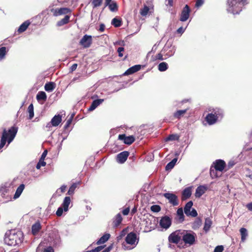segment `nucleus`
Returning a JSON list of instances; mask_svg holds the SVG:
<instances>
[{"mask_svg":"<svg viewBox=\"0 0 252 252\" xmlns=\"http://www.w3.org/2000/svg\"><path fill=\"white\" fill-rule=\"evenodd\" d=\"M61 242L58 234H53L48 237L39 244L36 249V252H54L52 247L58 246Z\"/></svg>","mask_w":252,"mask_h":252,"instance_id":"nucleus-1","label":"nucleus"},{"mask_svg":"<svg viewBox=\"0 0 252 252\" xmlns=\"http://www.w3.org/2000/svg\"><path fill=\"white\" fill-rule=\"evenodd\" d=\"M24 239L22 231L16 229L9 230L5 233V243L9 246H16L22 243Z\"/></svg>","mask_w":252,"mask_h":252,"instance_id":"nucleus-2","label":"nucleus"},{"mask_svg":"<svg viewBox=\"0 0 252 252\" xmlns=\"http://www.w3.org/2000/svg\"><path fill=\"white\" fill-rule=\"evenodd\" d=\"M208 111L209 113L206 115L205 120L209 125H214L223 118L224 111L220 107H210Z\"/></svg>","mask_w":252,"mask_h":252,"instance_id":"nucleus-3","label":"nucleus"},{"mask_svg":"<svg viewBox=\"0 0 252 252\" xmlns=\"http://www.w3.org/2000/svg\"><path fill=\"white\" fill-rule=\"evenodd\" d=\"M248 3L247 0H228L227 11L233 15L238 14Z\"/></svg>","mask_w":252,"mask_h":252,"instance_id":"nucleus-4","label":"nucleus"},{"mask_svg":"<svg viewBox=\"0 0 252 252\" xmlns=\"http://www.w3.org/2000/svg\"><path fill=\"white\" fill-rule=\"evenodd\" d=\"M18 128L15 126L11 127L7 132L6 129H4L2 137L0 140V149H2L5 145L7 139L8 144L10 143L14 139L17 132Z\"/></svg>","mask_w":252,"mask_h":252,"instance_id":"nucleus-5","label":"nucleus"},{"mask_svg":"<svg viewBox=\"0 0 252 252\" xmlns=\"http://www.w3.org/2000/svg\"><path fill=\"white\" fill-rule=\"evenodd\" d=\"M126 242L127 244H129L132 247L126 246L123 245V248L125 250H130L136 247L138 244V241H136V235L133 232L128 233L126 237Z\"/></svg>","mask_w":252,"mask_h":252,"instance_id":"nucleus-6","label":"nucleus"},{"mask_svg":"<svg viewBox=\"0 0 252 252\" xmlns=\"http://www.w3.org/2000/svg\"><path fill=\"white\" fill-rule=\"evenodd\" d=\"M182 240L186 244L192 245L196 238V234L193 231H184L183 233Z\"/></svg>","mask_w":252,"mask_h":252,"instance_id":"nucleus-7","label":"nucleus"},{"mask_svg":"<svg viewBox=\"0 0 252 252\" xmlns=\"http://www.w3.org/2000/svg\"><path fill=\"white\" fill-rule=\"evenodd\" d=\"M10 186L11 184L9 183H6L0 186V194L2 198L7 199L11 198L10 196L9 195Z\"/></svg>","mask_w":252,"mask_h":252,"instance_id":"nucleus-8","label":"nucleus"},{"mask_svg":"<svg viewBox=\"0 0 252 252\" xmlns=\"http://www.w3.org/2000/svg\"><path fill=\"white\" fill-rule=\"evenodd\" d=\"M51 12L53 13L54 16L57 17L59 16L66 14L71 13L70 9L66 7H62L60 8H51Z\"/></svg>","mask_w":252,"mask_h":252,"instance_id":"nucleus-9","label":"nucleus"},{"mask_svg":"<svg viewBox=\"0 0 252 252\" xmlns=\"http://www.w3.org/2000/svg\"><path fill=\"white\" fill-rule=\"evenodd\" d=\"M163 196L168 200L170 204L173 206H177L179 204L177 196L172 193L167 192L163 194Z\"/></svg>","mask_w":252,"mask_h":252,"instance_id":"nucleus-10","label":"nucleus"},{"mask_svg":"<svg viewBox=\"0 0 252 252\" xmlns=\"http://www.w3.org/2000/svg\"><path fill=\"white\" fill-rule=\"evenodd\" d=\"M92 43V37L87 34L84 35L79 42V44L85 48L90 47Z\"/></svg>","mask_w":252,"mask_h":252,"instance_id":"nucleus-11","label":"nucleus"},{"mask_svg":"<svg viewBox=\"0 0 252 252\" xmlns=\"http://www.w3.org/2000/svg\"><path fill=\"white\" fill-rule=\"evenodd\" d=\"M171 219L169 216H165L161 218L159 225L161 228L167 229L171 226Z\"/></svg>","mask_w":252,"mask_h":252,"instance_id":"nucleus-12","label":"nucleus"},{"mask_svg":"<svg viewBox=\"0 0 252 252\" xmlns=\"http://www.w3.org/2000/svg\"><path fill=\"white\" fill-rule=\"evenodd\" d=\"M190 12L189 7L186 4L182 11L180 20L182 22L186 21L189 18Z\"/></svg>","mask_w":252,"mask_h":252,"instance_id":"nucleus-13","label":"nucleus"},{"mask_svg":"<svg viewBox=\"0 0 252 252\" xmlns=\"http://www.w3.org/2000/svg\"><path fill=\"white\" fill-rule=\"evenodd\" d=\"M118 139L123 140L124 143L127 145H130L135 141V138L133 135L126 136L125 134H120Z\"/></svg>","mask_w":252,"mask_h":252,"instance_id":"nucleus-14","label":"nucleus"},{"mask_svg":"<svg viewBox=\"0 0 252 252\" xmlns=\"http://www.w3.org/2000/svg\"><path fill=\"white\" fill-rule=\"evenodd\" d=\"M170 46L168 45H165L164 47L162 49L160 53L158 54L155 57H152V61H155L156 60H160L162 61L164 60H165L166 58H163V56L164 55L165 52L168 50V49L169 48Z\"/></svg>","mask_w":252,"mask_h":252,"instance_id":"nucleus-15","label":"nucleus"},{"mask_svg":"<svg viewBox=\"0 0 252 252\" xmlns=\"http://www.w3.org/2000/svg\"><path fill=\"white\" fill-rule=\"evenodd\" d=\"M129 153L127 151L122 152L117 156V161L119 163H124L127 159Z\"/></svg>","mask_w":252,"mask_h":252,"instance_id":"nucleus-16","label":"nucleus"},{"mask_svg":"<svg viewBox=\"0 0 252 252\" xmlns=\"http://www.w3.org/2000/svg\"><path fill=\"white\" fill-rule=\"evenodd\" d=\"M208 188L207 186L201 185L198 187L195 190V196L196 197H200L207 190Z\"/></svg>","mask_w":252,"mask_h":252,"instance_id":"nucleus-17","label":"nucleus"},{"mask_svg":"<svg viewBox=\"0 0 252 252\" xmlns=\"http://www.w3.org/2000/svg\"><path fill=\"white\" fill-rule=\"evenodd\" d=\"M225 166V162L221 159H218L215 162V168L219 171H222Z\"/></svg>","mask_w":252,"mask_h":252,"instance_id":"nucleus-18","label":"nucleus"},{"mask_svg":"<svg viewBox=\"0 0 252 252\" xmlns=\"http://www.w3.org/2000/svg\"><path fill=\"white\" fill-rule=\"evenodd\" d=\"M184 218L185 216L182 208H178L176 213V220L179 223L183 222L185 220Z\"/></svg>","mask_w":252,"mask_h":252,"instance_id":"nucleus-19","label":"nucleus"},{"mask_svg":"<svg viewBox=\"0 0 252 252\" xmlns=\"http://www.w3.org/2000/svg\"><path fill=\"white\" fill-rule=\"evenodd\" d=\"M191 195V187H188L185 188L182 193V200L183 201L186 200L190 197Z\"/></svg>","mask_w":252,"mask_h":252,"instance_id":"nucleus-20","label":"nucleus"},{"mask_svg":"<svg viewBox=\"0 0 252 252\" xmlns=\"http://www.w3.org/2000/svg\"><path fill=\"white\" fill-rule=\"evenodd\" d=\"M181 240V237L177 234L176 232L171 233L168 237V240L170 242L178 244Z\"/></svg>","mask_w":252,"mask_h":252,"instance_id":"nucleus-21","label":"nucleus"},{"mask_svg":"<svg viewBox=\"0 0 252 252\" xmlns=\"http://www.w3.org/2000/svg\"><path fill=\"white\" fill-rule=\"evenodd\" d=\"M141 68V65H135L132 67L129 68L124 73V75H128L132 74L138 71H139Z\"/></svg>","mask_w":252,"mask_h":252,"instance_id":"nucleus-22","label":"nucleus"},{"mask_svg":"<svg viewBox=\"0 0 252 252\" xmlns=\"http://www.w3.org/2000/svg\"><path fill=\"white\" fill-rule=\"evenodd\" d=\"M213 224V221L211 218H206L205 220L203 230L206 233L209 232Z\"/></svg>","mask_w":252,"mask_h":252,"instance_id":"nucleus-23","label":"nucleus"},{"mask_svg":"<svg viewBox=\"0 0 252 252\" xmlns=\"http://www.w3.org/2000/svg\"><path fill=\"white\" fill-rule=\"evenodd\" d=\"M103 101V99H97L94 100L90 107L89 108L88 110L90 111L94 110L98 106L102 103Z\"/></svg>","mask_w":252,"mask_h":252,"instance_id":"nucleus-24","label":"nucleus"},{"mask_svg":"<svg viewBox=\"0 0 252 252\" xmlns=\"http://www.w3.org/2000/svg\"><path fill=\"white\" fill-rule=\"evenodd\" d=\"M62 116L61 115L58 114L55 115L53 118L51 119V123L53 126H59V125L62 122Z\"/></svg>","mask_w":252,"mask_h":252,"instance_id":"nucleus-25","label":"nucleus"},{"mask_svg":"<svg viewBox=\"0 0 252 252\" xmlns=\"http://www.w3.org/2000/svg\"><path fill=\"white\" fill-rule=\"evenodd\" d=\"M123 218L122 215L119 213L113 219V224L115 227H117L122 222Z\"/></svg>","mask_w":252,"mask_h":252,"instance_id":"nucleus-26","label":"nucleus"},{"mask_svg":"<svg viewBox=\"0 0 252 252\" xmlns=\"http://www.w3.org/2000/svg\"><path fill=\"white\" fill-rule=\"evenodd\" d=\"M30 25V22L29 21H26L20 26L17 30V32L19 33L24 32L27 29Z\"/></svg>","mask_w":252,"mask_h":252,"instance_id":"nucleus-27","label":"nucleus"},{"mask_svg":"<svg viewBox=\"0 0 252 252\" xmlns=\"http://www.w3.org/2000/svg\"><path fill=\"white\" fill-rule=\"evenodd\" d=\"M25 189V185L24 184H21L17 189L16 192L14 195L13 198L14 199H17L20 197L21 193Z\"/></svg>","mask_w":252,"mask_h":252,"instance_id":"nucleus-28","label":"nucleus"},{"mask_svg":"<svg viewBox=\"0 0 252 252\" xmlns=\"http://www.w3.org/2000/svg\"><path fill=\"white\" fill-rule=\"evenodd\" d=\"M71 200L69 196H66L63 201V203L62 204V206L64 208V211L67 212L68 210V207L69 204H70Z\"/></svg>","mask_w":252,"mask_h":252,"instance_id":"nucleus-29","label":"nucleus"},{"mask_svg":"<svg viewBox=\"0 0 252 252\" xmlns=\"http://www.w3.org/2000/svg\"><path fill=\"white\" fill-rule=\"evenodd\" d=\"M110 237V235L109 233L105 234L101 237L96 242V245H100L104 244L108 241Z\"/></svg>","mask_w":252,"mask_h":252,"instance_id":"nucleus-30","label":"nucleus"},{"mask_svg":"<svg viewBox=\"0 0 252 252\" xmlns=\"http://www.w3.org/2000/svg\"><path fill=\"white\" fill-rule=\"evenodd\" d=\"M56 85L53 82H48L45 84L44 89L46 91L51 92L55 88Z\"/></svg>","mask_w":252,"mask_h":252,"instance_id":"nucleus-31","label":"nucleus"},{"mask_svg":"<svg viewBox=\"0 0 252 252\" xmlns=\"http://www.w3.org/2000/svg\"><path fill=\"white\" fill-rule=\"evenodd\" d=\"M47 99V95L46 93L43 91L39 92L36 95V99L38 101L43 100L45 101Z\"/></svg>","mask_w":252,"mask_h":252,"instance_id":"nucleus-32","label":"nucleus"},{"mask_svg":"<svg viewBox=\"0 0 252 252\" xmlns=\"http://www.w3.org/2000/svg\"><path fill=\"white\" fill-rule=\"evenodd\" d=\"M70 19V16L68 15H65L64 17L60 21H59L57 22V26H62L65 24H66L68 23Z\"/></svg>","mask_w":252,"mask_h":252,"instance_id":"nucleus-33","label":"nucleus"},{"mask_svg":"<svg viewBox=\"0 0 252 252\" xmlns=\"http://www.w3.org/2000/svg\"><path fill=\"white\" fill-rule=\"evenodd\" d=\"M107 6L109 7L110 10L112 12H115L118 10V5L116 2L114 1L109 2Z\"/></svg>","mask_w":252,"mask_h":252,"instance_id":"nucleus-34","label":"nucleus"},{"mask_svg":"<svg viewBox=\"0 0 252 252\" xmlns=\"http://www.w3.org/2000/svg\"><path fill=\"white\" fill-rule=\"evenodd\" d=\"M188 109L184 110H180L176 111L174 113V117L176 119H180L182 116H183L188 111Z\"/></svg>","mask_w":252,"mask_h":252,"instance_id":"nucleus-35","label":"nucleus"},{"mask_svg":"<svg viewBox=\"0 0 252 252\" xmlns=\"http://www.w3.org/2000/svg\"><path fill=\"white\" fill-rule=\"evenodd\" d=\"M41 225L39 222H36L32 225V231L33 234H36L40 229Z\"/></svg>","mask_w":252,"mask_h":252,"instance_id":"nucleus-36","label":"nucleus"},{"mask_svg":"<svg viewBox=\"0 0 252 252\" xmlns=\"http://www.w3.org/2000/svg\"><path fill=\"white\" fill-rule=\"evenodd\" d=\"M240 232L241 235V241L244 242L248 235L247 230L246 228L243 227L240 229Z\"/></svg>","mask_w":252,"mask_h":252,"instance_id":"nucleus-37","label":"nucleus"},{"mask_svg":"<svg viewBox=\"0 0 252 252\" xmlns=\"http://www.w3.org/2000/svg\"><path fill=\"white\" fill-rule=\"evenodd\" d=\"M168 64L165 62H162L158 65V69L161 72L165 71L168 68Z\"/></svg>","mask_w":252,"mask_h":252,"instance_id":"nucleus-38","label":"nucleus"},{"mask_svg":"<svg viewBox=\"0 0 252 252\" xmlns=\"http://www.w3.org/2000/svg\"><path fill=\"white\" fill-rule=\"evenodd\" d=\"M193 205V202L192 201H189L184 207V212L186 215H188V213L190 211V209Z\"/></svg>","mask_w":252,"mask_h":252,"instance_id":"nucleus-39","label":"nucleus"},{"mask_svg":"<svg viewBox=\"0 0 252 252\" xmlns=\"http://www.w3.org/2000/svg\"><path fill=\"white\" fill-rule=\"evenodd\" d=\"M180 136L177 134H170L168 136H167L166 139V141H174V140H178L179 139Z\"/></svg>","mask_w":252,"mask_h":252,"instance_id":"nucleus-40","label":"nucleus"},{"mask_svg":"<svg viewBox=\"0 0 252 252\" xmlns=\"http://www.w3.org/2000/svg\"><path fill=\"white\" fill-rule=\"evenodd\" d=\"M78 183H73L69 188L67 194L69 195H72L74 194V191L76 188L77 187Z\"/></svg>","mask_w":252,"mask_h":252,"instance_id":"nucleus-41","label":"nucleus"},{"mask_svg":"<svg viewBox=\"0 0 252 252\" xmlns=\"http://www.w3.org/2000/svg\"><path fill=\"white\" fill-rule=\"evenodd\" d=\"M202 222L200 219H196L192 224V228L193 229H196L198 228L201 225Z\"/></svg>","mask_w":252,"mask_h":252,"instance_id":"nucleus-42","label":"nucleus"},{"mask_svg":"<svg viewBox=\"0 0 252 252\" xmlns=\"http://www.w3.org/2000/svg\"><path fill=\"white\" fill-rule=\"evenodd\" d=\"M111 24L115 27H119L122 25V21L116 18L112 19Z\"/></svg>","mask_w":252,"mask_h":252,"instance_id":"nucleus-43","label":"nucleus"},{"mask_svg":"<svg viewBox=\"0 0 252 252\" xmlns=\"http://www.w3.org/2000/svg\"><path fill=\"white\" fill-rule=\"evenodd\" d=\"M6 53L7 51L5 47H2L0 48V60H2L5 58Z\"/></svg>","mask_w":252,"mask_h":252,"instance_id":"nucleus-44","label":"nucleus"},{"mask_svg":"<svg viewBox=\"0 0 252 252\" xmlns=\"http://www.w3.org/2000/svg\"><path fill=\"white\" fill-rule=\"evenodd\" d=\"M29 113V119H32L34 116L33 106L32 104H31L28 108Z\"/></svg>","mask_w":252,"mask_h":252,"instance_id":"nucleus-45","label":"nucleus"},{"mask_svg":"<svg viewBox=\"0 0 252 252\" xmlns=\"http://www.w3.org/2000/svg\"><path fill=\"white\" fill-rule=\"evenodd\" d=\"M149 11V7L147 5H144V7L140 10V14L142 16H145L147 15Z\"/></svg>","mask_w":252,"mask_h":252,"instance_id":"nucleus-46","label":"nucleus"},{"mask_svg":"<svg viewBox=\"0 0 252 252\" xmlns=\"http://www.w3.org/2000/svg\"><path fill=\"white\" fill-rule=\"evenodd\" d=\"M161 210V208L159 205H154L151 207V210L155 213L159 212Z\"/></svg>","mask_w":252,"mask_h":252,"instance_id":"nucleus-47","label":"nucleus"},{"mask_svg":"<svg viewBox=\"0 0 252 252\" xmlns=\"http://www.w3.org/2000/svg\"><path fill=\"white\" fill-rule=\"evenodd\" d=\"M102 2V0H93L92 4L94 7H98L101 5Z\"/></svg>","mask_w":252,"mask_h":252,"instance_id":"nucleus-48","label":"nucleus"},{"mask_svg":"<svg viewBox=\"0 0 252 252\" xmlns=\"http://www.w3.org/2000/svg\"><path fill=\"white\" fill-rule=\"evenodd\" d=\"M217 170H216L215 169H213L212 168L210 169V176L212 177V178L214 179L215 178H217L219 176V175L217 174Z\"/></svg>","mask_w":252,"mask_h":252,"instance_id":"nucleus-49","label":"nucleus"},{"mask_svg":"<svg viewBox=\"0 0 252 252\" xmlns=\"http://www.w3.org/2000/svg\"><path fill=\"white\" fill-rule=\"evenodd\" d=\"M46 162L42 159H39V162L37 163L36 166V168L37 169H39L41 166H44L46 165Z\"/></svg>","mask_w":252,"mask_h":252,"instance_id":"nucleus-50","label":"nucleus"},{"mask_svg":"<svg viewBox=\"0 0 252 252\" xmlns=\"http://www.w3.org/2000/svg\"><path fill=\"white\" fill-rule=\"evenodd\" d=\"M197 211L194 209H192V210L189 211L188 215H186L187 216H191L192 217H196L197 216Z\"/></svg>","mask_w":252,"mask_h":252,"instance_id":"nucleus-51","label":"nucleus"},{"mask_svg":"<svg viewBox=\"0 0 252 252\" xmlns=\"http://www.w3.org/2000/svg\"><path fill=\"white\" fill-rule=\"evenodd\" d=\"M64 211V208L63 206H61L58 208L56 212V215L58 217H61Z\"/></svg>","mask_w":252,"mask_h":252,"instance_id":"nucleus-52","label":"nucleus"},{"mask_svg":"<svg viewBox=\"0 0 252 252\" xmlns=\"http://www.w3.org/2000/svg\"><path fill=\"white\" fill-rule=\"evenodd\" d=\"M223 249L224 248L222 246H218L215 248L214 252H222Z\"/></svg>","mask_w":252,"mask_h":252,"instance_id":"nucleus-53","label":"nucleus"},{"mask_svg":"<svg viewBox=\"0 0 252 252\" xmlns=\"http://www.w3.org/2000/svg\"><path fill=\"white\" fill-rule=\"evenodd\" d=\"M72 118H73V115L69 119H68L67 120V121L66 122V124L64 125V128L65 129H66L69 126L70 124L71 123Z\"/></svg>","mask_w":252,"mask_h":252,"instance_id":"nucleus-54","label":"nucleus"},{"mask_svg":"<svg viewBox=\"0 0 252 252\" xmlns=\"http://www.w3.org/2000/svg\"><path fill=\"white\" fill-rule=\"evenodd\" d=\"M104 248V246H100L92 250V252H99Z\"/></svg>","mask_w":252,"mask_h":252,"instance_id":"nucleus-55","label":"nucleus"},{"mask_svg":"<svg viewBox=\"0 0 252 252\" xmlns=\"http://www.w3.org/2000/svg\"><path fill=\"white\" fill-rule=\"evenodd\" d=\"M124 51V48L123 47H119L118 48L117 52L120 57H122L123 56V52Z\"/></svg>","mask_w":252,"mask_h":252,"instance_id":"nucleus-56","label":"nucleus"},{"mask_svg":"<svg viewBox=\"0 0 252 252\" xmlns=\"http://www.w3.org/2000/svg\"><path fill=\"white\" fill-rule=\"evenodd\" d=\"M204 0H197L195 3V6L196 7H199L203 5L204 3Z\"/></svg>","mask_w":252,"mask_h":252,"instance_id":"nucleus-57","label":"nucleus"},{"mask_svg":"<svg viewBox=\"0 0 252 252\" xmlns=\"http://www.w3.org/2000/svg\"><path fill=\"white\" fill-rule=\"evenodd\" d=\"M175 165L172 164V162H169L165 167V169L166 170H171L172 169Z\"/></svg>","mask_w":252,"mask_h":252,"instance_id":"nucleus-58","label":"nucleus"},{"mask_svg":"<svg viewBox=\"0 0 252 252\" xmlns=\"http://www.w3.org/2000/svg\"><path fill=\"white\" fill-rule=\"evenodd\" d=\"M129 211H130V208L129 207H128L123 210L122 213L124 215L126 216L129 214Z\"/></svg>","mask_w":252,"mask_h":252,"instance_id":"nucleus-59","label":"nucleus"},{"mask_svg":"<svg viewBox=\"0 0 252 252\" xmlns=\"http://www.w3.org/2000/svg\"><path fill=\"white\" fill-rule=\"evenodd\" d=\"M187 27L185 28H183L182 27H180L177 30V32L178 33L182 34L184 32Z\"/></svg>","mask_w":252,"mask_h":252,"instance_id":"nucleus-60","label":"nucleus"},{"mask_svg":"<svg viewBox=\"0 0 252 252\" xmlns=\"http://www.w3.org/2000/svg\"><path fill=\"white\" fill-rule=\"evenodd\" d=\"M174 54V52H172V51H169V52H168L167 53L164 54V55L166 56V59L168 58V57H170L172 56H173Z\"/></svg>","mask_w":252,"mask_h":252,"instance_id":"nucleus-61","label":"nucleus"},{"mask_svg":"<svg viewBox=\"0 0 252 252\" xmlns=\"http://www.w3.org/2000/svg\"><path fill=\"white\" fill-rule=\"evenodd\" d=\"M47 150H45L42 154V155L41 156V158H40V159H42V160H44V159L46 157V156H47Z\"/></svg>","mask_w":252,"mask_h":252,"instance_id":"nucleus-62","label":"nucleus"},{"mask_svg":"<svg viewBox=\"0 0 252 252\" xmlns=\"http://www.w3.org/2000/svg\"><path fill=\"white\" fill-rule=\"evenodd\" d=\"M112 245H111L107 248H105L102 252H109L112 249Z\"/></svg>","mask_w":252,"mask_h":252,"instance_id":"nucleus-63","label":"nucleus"},{"mask_svg":"<svg viewBox=\"0 0 252 252\" xmlns=\"http://www.w3.org/2000/svg\"><path fill=\"white\" fill-rule=\"evenodd\" d=\"M246 207L249 211H252V202L247 204Z\"/></svg>","mask_w":252,"mask_h":252,"instance_id":"nucleus-64","label":"nucleus"}]
</instances>
